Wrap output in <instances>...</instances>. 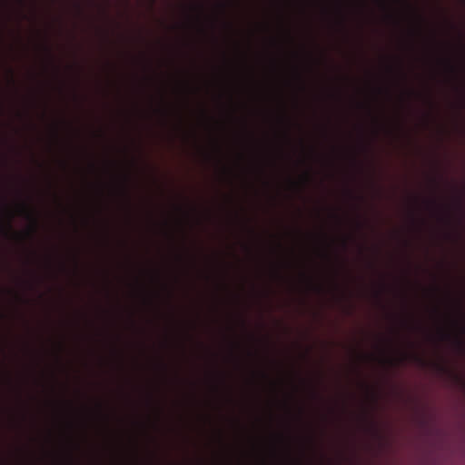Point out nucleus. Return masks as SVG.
I'll use <instances>...</instances> for the list:
<instances>
[{"label": "nucleus", "mask_w": 465, "mask_h": 465, "mask_svg": "<svg viewBox=\"0 0 465 465\" xmlns=\"http://www.w3.org/2000/svg\"><path fill=\"white\" fill-rule=\"evenodd\" d=\"M12 218H13V216H12V215H10V216H9V218H8V221L6 222V223H5V228H4V229H5V232L6 233L11 232H12V230H13V229H12V224H11V219H12Z\"/></svg>", "instance_id": "nucleus-3"}, {"label": "nucleus", "mask_w": 465, "mask_h": 465, "mask_svg": "<svg viewBox=\"0 0 465 465\" xmlns=\"http://www.w3.org/2000/svg\"><path fill=\"white\" fill-rule=\"evenodd\" d=\"M440 335L442 339H449L450 334L443 330L440 331Z\"/></svg>", "instance_id": "nucleus-4"}, {"label": "nucleus", "mask_w": 465, "mask_h": 465, "mask_svg": "<svg viewBox=\"0 0 465 465\" xmlns=\"http://www.w3.org/2000/svg\"><path fill=\"white\" fill-rule=\"evenodd\" d=\"M452 324H453L454 326H459V322H458V321H457V320H452Z\"/></svg>", "instance_id": "nucleus-6"}, {"label": "nucleus", "mask_w": 465, "mask_h": 465, "mask_svg": "<svg viewBox=\"0 0 465 465\" xmlns=\"http://www.w3.org/2000/svg\"><path fill=\"white\" fill-rule=\"evenodd\" d=\"M21 209L23 211V213H25L26 214V216L32 221L33 223V225H32V228L29 232V234L30 235H33L35 234V232H36V229H37V220L36 218L33 215L32 212L28 209L27 205L25 204H22L21 206Z\"/></svg>", "instance_id": "nucleus-1"}, {"label": "nucleus", "mask_w": 465, "mask_h": 465, "mask_svg": "<svg viewBox=\"0 0 465 465\" xmlns=\"http://www.w3.org/2000/svg\"><path fill=\"white\" fill-rule=\"evenodd\" d=\"M443 62H444V64L446 65V68L449 71V73H450L451 74H457V67L452 63V61L450 59H449V58L444 59Z\"/></svg>", "instance_id": "nucleus-2"}, {"label": "nucleus", "mask_w": 465, "mask_h": 465, "mask_svg": "<svg viewBox=\"0 0 465 465\" xmlns=\"http://www.w3.org/2000/svg\"><path fill=\"white\" fill-rule=\"evenodd\" d=\"M455 341H456V342L458 343V345H459V346H461V345H462V342H461V341H460V337L456 336V337H455Z\"/></svg>", "instance_id": "nucleus-5"}]
</instances>
